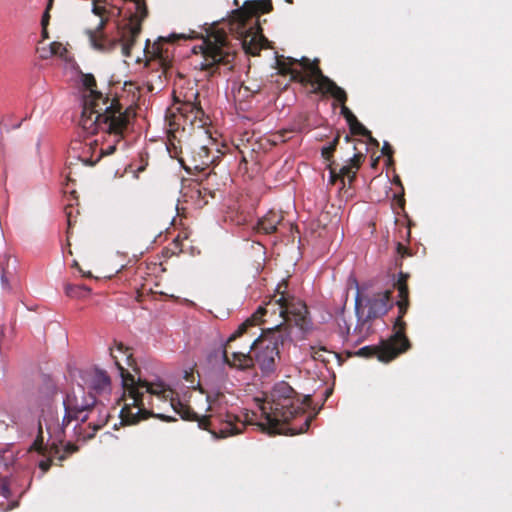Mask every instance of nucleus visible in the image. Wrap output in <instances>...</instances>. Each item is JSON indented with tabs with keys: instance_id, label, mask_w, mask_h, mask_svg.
I'll list each match as a JSON object with an SVG mask.
<instances>
[{
	"instance_id": "nucleus-1",
	"label": "nucleus",
	"mask_w": 512,
	"mask_h": 512,
	"mask_svg": "<svg viewBox=\"0 0 512 512\" xmlns=\"http://www.w3.org/2000/svg\"><path fill=\"white\" fill-rule=\"evenodd\" d=\"M110 356L122 377L123 395L121 401H123V406L120 411V419L124 425L137 424L152 414L145 408L143 400L145 393L169 401L173 410L183 420L198 422L199 428L209 431L216 438H227L240 434L249 423L247 414L245 419L230 412L199 416L190 406L176 398L175 392L163 383H150L140 379L136 382L134 376L124 367V364L127 366L134 364L133 354L131 349L121 342L116 343L115 347L110 349Z\"/></svg>"
},
{
	"instance_id": "nucleus-2",
	"label": "nucleus",
	"mask_w": 512,
	"mask_h": 512,
	"mask_svg": "<svg viewBox=\"0 0 512 512\" xmlns=\"http://www.w3.org/2000/svg\"><path fill=\"white\" fill-rule=\"evenodd\" d=\"M273 10L272 0H247L243 5L231 12L227 20L219 24H213L208 30L201 45L198 48L203 55L204 61L200 64L202 70L214 75L220 66L232 70V63L236 52L228 40L226 29L242 39L243 47L251 55H257L260 48L255 43L256 32L261 31L259 22L256 20L252 25L250 22L258 18L260 14L270 13Z\"/></svg>"
},
{
	"instance_id": "nucleus-3",
	"label": "nucleus",
	"mask_w": 512,
	"mask_h": 512,
	"mask_svg": "<svg viewBox=\"0 0 512 512\" xmlns=\"http://www.w3.org/2000/svg\"><path fill=\"white\" fill-rule=\"evenodd\" d=\"M84 85L90 90V96L84 100L80 118L82 128L87 132H94L98 126L104 125L110 133L121 135L134 118V109L127 107L123 111L117 99H113L108 105L109 99L94 90L96 80L92 75L85 77Z\"/></svg>"
},
{
	"instance_id": "nucleus-4",
	"label": "nucleus",
	"mask_w": 512,
	"mask_h": 512,
	"mask_svg": "<svg viewBox=\"0 0 512 512\" xmlns=\"http://www.w3.org/2000/svg\"><path fill=\"white\" fill-rule=\"evenodd\" d=\"M311 402L310 396L301 398L286 382L277 383L260 406L258 425L269 434H282L291 419L303 414Z\"/></svg>"
},
{
	"instance_id": "nucleus-5",
	"label": "nucleus",
	"mask_w": 512,
	"mask_h": 512,
	"mask_svg": "<svg viewBox=\"0 0 512 512\" xmlns=\"http://www.w3.org/2000/svg\"><path fill=\"white\" fill-rule=\"evenodd\" d=\"M291 342L292 337L287 326L279 324L268 329L249 344L254 366L257 365L263 374L273 373L280 359V348H284Z\"/></svg>"
},
{
	"instance_id": "nucleus-6",
	"label": "nucleus",
	"mask_w": 512,
	"mask_h": 512,
	"mask_svg": "<svg viewBox=\"0 0 512 512\" xmlns=\"http://www.w3.org/2000/svg\"><path fill=\"white\" fill-rule=\"evenodd\" d=\"M287 289V280H283L277 285L275 293L271 297L269 302H267L265 306H261L262 308H266V312L263 314V317L268 312L275 314L278 311L279 316L284 321L282 324L287 326L290 332V325L292 323L295 326L299 327L301 330H306L308 323L307 306L300 299L296 298L293 295H290Z\"/></svg>"
},
{
	"instance_id": "nucleus-7",
	"label": "nucleus",
	"mask_w": 512,
	"mask_h": 512,
	"mask_svg": "<svg viewBox=\"0 0 512 512\" xmlns=\"http://www.w3.org/2000/svg\"><path fill=\"white\" fill-rule=\"evenodd\" d=\"M64 427L59 425L57 408L47 402L41 408V414L38 420V431L35 440L29 447V452L35 451L41 456L56 455L59 453V445L56 442L49 444V440L57 438L58 442L63 441Z\"/></svg>"
},
{
	"instance_id": "nucleus-8",
	"label": "nucleus",
	"mask_w": 512,
	"mask_h": 512,
	"mask_svg": "<svg viewBox=\"0 0 512 512\" xmlns=\"http://www.w3.org/2000/svg\"><path fill=\"white\" fill-rule=\"evenodd\" d=\"M265 312L266 308L259 307L250 318L240 324L237 330L228 337L223 348V360L229 367L239 370H248L254 367V358L249 347L251 343L248 342L244 350L234 349L232 344L236 339L248 333L249 328L255 327L258 323L262 322Z\"/></svg>"
},
{
	"instance_id": "nucleus-9",
	"label": "nucleus",
	"mask_w": 512,
	"mask_h": 512,
	"mask_svg": "<svg viewBox=\"0 0 512 512\" xmlns=\"http://www.w3.org/2000/svg\"><path fill=\"white\" fill-rule=\"evenodd\" d=\"M391 290H385L373 294L367 300L368 312L364 314L362 308V297L358 292L355 297V313L357 316V325L354 332L365 339L371 333V322L385 315L392 307Z\"/></svg>"
},
{
	"instance_id": "nucleus-10",
	"label": "nucleus",
	"mask_w": 512,
	"mask_h": 512,
	"mask_svg": "<svg viewBox=\"0 0 512 512\" xmlns=\"http://www.w3.org/2000/svg\"><path fill=\"white\" fill-rule=\"evenodd\" d=\"M193 101L190 99H187L183 102H179V105L174 107L171 110V118L169 125V142L170 145L173 146L174 149H176V146L174 144L175 134L174 132L179 128L181 125H186L187 123L191 126H194L195 124L198 125V127H203L206 124V120L204 119L205 113L200 106V102L198 100V93H193Z\"/></svg>"
},
{
	"instance_id": "nucleus-11",
	"label": "nucleus",
	"mask_w": 512,
	"mask_h": 512,
	"mask_svg": "<svg viewBox=\"0 0 512 512\" xmlns=\"http://www.w3.org/2000/svg\"><path fill=\"white\" fill-rule=\"evenodd\" d=\"M408 278L409 274L400 272L398 275V279L394 284L395 288L398 291V300L396 302V305L399 311L396 321L394 323V334L390 336L392 338V341L398 343V345H400L406 351L409 350L411 347V343L406 336V322L403 320L410 305L409 288L407 284Z\"/></svg>"
},
{
	"instance_id": "nucleus-12",
	"label": "nucleus",
	"mask_w": 512,
	"mask_h": 512,
	"mask_svg": "<svg viewBox=\"0 0 512 512\" xmlns=\"http://www.w3.org/2000/svg\"><path fill=\"white\" fill-rule=\"evenodd\" d=\"M300 62L304 69H308L310 71V76H312V78L309 84L315 86L313 90L314 93L330 95L341 105L346 103L347 93L343 88L339 87L333 80L322 73L318 60L311 61L307 57H302Z\"/></svg>"
},
{
	"instance_id": "nucleus-13",
	"label": "nucleus",
	"mask_w": 512,
	"mask_h": 512,
	"mask_svg": "<svg viewBox=\"0 0 512 512\" xmlns=\"http://www.w3.org/2000/svg\"><path fill=\"white\" fill-rule=\"evenodd\" d=\"M109 417L106 405L95 399V403L90 407L88 413L81 418L82 423L88 422L87 427L78 425L75 428L78 439L83 441L92 439L95 433L108 423Z\"/></svg>"
},
{
	"instance_id": "nucleus-14",
	"label": "nucleus",
	"mask_w": 512,
	"mask_h": 512,
	"mask_svg": "<svg viewBox=\"0 0 512 512\" xmlns=\"http://www.w3.org/2000/svg\"><path fill=\"white\" fill-rule=\"evenodd\" d=\"M96 397L91 393L86 394L83 388L78 392L68 393L63 401L65 414L62 420L63 426H67L72 420H81L95 403Z\"/></svg>"
},
{
	"instance_id": "nucleus-15",
	"label": "nucleus",
	"mask_w": 512,
	"mask_h": 512,
	"mask_svg": "<svg viewBox=\"0 0 512 512\" xmlns=\"http://www.w3.org/2000/svg\"><path fill=\"white\" fill-rule=\"evenodd\" d=\"M404 352L406 350L389 337L382 341L380 345L362 347L355 354L365 358L377 357L381 362H390Z\"/></svg>"
},
{
	"instance_id": "nucleus-16",
	"label": "nucleus",
	"mask_w": 512,
	"mask_h": 512,
	"mask_svg": "<svg viewBox=\"0 0 512 512\" xmlns=\"http://www.w3.org/2000/svg\"><path fill=\"white\" fill-rule=\"evenodd\" d=\"M300 60L288 57V58H277V68L279 73L283 76L290 75L291 80L294 82H299L302 85H308L311 82L312 76H310V71L308 69H304L301 65Z\"/></svg>"
},
{
	"instance_id": "nucleus-17",
	"label": "nucleus",
	"mask_w": 512,
	"mask_h": 512,
	"mask_svg": "<svg viewBox=\"0 0 512 512\" xmlns=\"http://www.w3.org/2000/svg\"><path fill=\"white\" fill-rule=\"evenodd\" d=\"M71 149L73 151L81 150V153L76 157L88 166H94L103 157V152H98L96 141L90 143L75 142Z\"/></svg>"
},
{
	"instance_id": "nucleus-18",
	"label": "nucleus",
	"mask_w": 512,
	"mask_h": 512,
	"mask_svg": "<svg viewBox=\"0 0 512 512\" xmlns=\"http://www.w3.org/2000/svg\"><path fill=\"white\" fill-rule=\"evenodd\" d=\"M52 442L58 443L59 446L63 443V441L61 443H59L57 438H55V440H53ZM78 449L79 448L77 445H75L71 442H68L64 446L63 451H61V449L59 448L58 454H56V455L53 454L50 457H49V455L42 456L44 459H42L39 462L38 466L42 470L43 473H46L49 471V469L53 463V459H57L58 461L62 462L64 460H66L67 457H69L73 453L77 452Z\"/></svg>"
},
{
	"instance_id": "nucleus-19",
	"label": "nucleus",
	"mask_w": 512,
	"mask_h": 512,
	"mask_svg": "<svg viewBox=\"0 0 512 512\" xmlns=\"http://www.w3.org/2000/svg\"><path fill=\"white\" fill-rule=\"evenodd\" d=\"M364 159L365 154L363 152H356L352 158H350L349 163L340 168L338 173L343 186L345 185V178L348 179L349 185L352 184Z\"/></svg>"
},
{
	"instance_id": "nucleus-20",
	"label": "nucleus",
	"mask_w": 512,
	"mask_h": 512,
	"mask_svg": "<svg viewBox=\"0 0 512 512\" xmlns=\"http://www.w3.org/2000/svg\"><path fill=\"white\" fill-rule=\"evenodd\" d=\"M282 220L283 216L279 212L269 211L258 221L257 229L259 232L272 234L276 232L277 227L281 224Z\"/></svg>"
},
{
	"instance_id": "nucleus-21",
	"label": "nucleus",
	"mask_w": 512,
	"mask_h": 512,
	"mask_svg": "<svg viewBox=\"0 0 512 512\" xmlns=\"http://www.w3.org/2000/svg\"><path fill=\"white\" fill-rule=\"evenodd\" d=\"M192 168L195 170H204L210 165L212 159L209 149L206 146H199L198 151H192Z\"/></svg>"
},
{
	"instance_id": "nucleus-22",
	"label": "nucleus",
	"mask_w": 512,
	"mask_h": 512,
	"mask_svg": "<svg viewBox=\"0 0 512 512\" xmlns=\"http://www.w3.org/2000/svg\"><path fill=\"white\" fill-rule=\"evenodd\" d=\"M92 13L99 17V21H104L105 25H108L114 14L113 7L106 0H93Z\"/></svg>"
},
{
	"instance_id": "nucleus-23",
	"label": "nucleus",
	"mask_w": 512,
	"mask_h": 512,
	"mask_svg": "<svg viewBox=\"0 0 512 512\" xmlns=\"http://www.w3.org/2000/svg\"><path fill=\"white\" fill-rule=\"evenodd\" d=\"M91 388L97 392L102 393L110 389V377L103 370H95L91 379Z\"/></svg>"
},
{
	"instance_id": "nucleus-24",
	"label": "nucleus",
	"mask_w": 512,
	"mask_h": 512,
	"mask_svg": "<svg viewBox=\"0 0 512 512\" xmlns=\"http://www.w3.org/2000/svg\"><path fill=\"white\" fill-rule=\"evenodd\" d=\"M91 289L82 284H67L65 286V293L72 298H81L90 293Z\"/></svg>"
},
{
	"instance_id": "nucleus-25",
	"label": "nucleus",
	"mask_w": 512,
	"mask_h": 512,
	"mask_svg": "<svg viewBox=\"0 0 512 512\" xmlns=\"http://www.w3.org/2000/svg\"><path fill=\"white\" fill-rule=\"evenodd\" d=\"M127 127H128V125L125 127V129H123V132L121 133V135H119L120 137H118V135H116L115 133H110V132L105 128V126H104V125H102V126H98V127L96 128V130L94 131V133H96L99 129H101V130H103V131L107 132L109 135H113V136H114V138H115V140H114V142H115V143H114V144H112V145H108L106 148H99V147H98V152H103V156H104V155H111V154H113V153L115 152V150H116V143H118V142H120V141L122 140V138H123V136H124V132L126 131ZM91 133L93 134V132H91Z\"/></svg>"
},
{
	"instance_id": "nucleus-26",
	"label": "nucleus",
	"mask_w": 512,
	"mask_h": 512,
	"mask_svg": "<svg viewBox=\"0 0 512 512\" xmlns=\"http://www.w3.org/2000/svg\"><path fill=\"white\" fill-rule=\"evenodd\" d=\"M339 140H340V133L338 132L337 135L332 140V142H330L329 145L324 146L321 149V155L326 161H328L330 163L334 162L333 155H334V152L339 144Z\"/></svg>"
},
{
	"instance_id": "nucleus-27",
	"label": "nucleus",
	"mask_w": 512,
	"mask_h": 512,
	"mask_svg": "<svg viewBox=\"0 0 512 512\" xmlns=\"http://www.w3.org/2000/svg\"><path fill=\"white\" fill-rule=\"evenodd\" d=\"M293 132L291 129H282L277 132L270 134L268 141L272 145H278L280 143H285L289 138L290 134Z\"/></svg>"
},
{
	"instance_id": "nucleus-28",
	"label": "nucleus",
	"mask_w": 512,
	"mask_h": 512,
	"mask_svg": "<svg viewBox=\"0 0 512 512\" xmlns=\"http://www.w3.org/2000/svg\"><path fill=\"white\" fill-rule=\"evenodd\" d=\"M225 395L221 391H212L207 394V401L209 403V410L213 411L215 407L221 408L224 402Z\"/></svg>"
},
{
	"instance_id": "nucleus-29",
	"label": "nucleus",
	"mask_w": 512,
	"mask_h": 512,
	"mask_svg": "<svg viewBox=\"0 0 512 512\" xmlns=\"http://www.w3.org/2000/svg\"><path fill=\"white\" fill-rule=\"evenodd\" d=\"M310 353L314 360L320 361L324 364L329 363V359L326 358L325 354H329L331 352L328 351L325 347L311 346Z\"/></svg>"
},
{
	"instance_id": "nucleus-30",
	"label": "nucleus",
	"mask_w": 512,
	"mask_h": 512,
	"mask_svg": "<svg viewBox=\"0 0 512 512\" xmlns=\"http://www.w3.org/2000/svg\"><path fill=\"white\" fill-rule=\"evenodd\" d=\"M349 129L352 135L370 137V131L358 119L349 124Z\"/></svg>"
},
{
	"instance_id": "nucleus-31",
	"label": "nucleus",
	"mask_w": 512,
	"mask_h": 512,
	"mask_svg": "<svg viewBox=\"0 0 512 512\" xmlns=\"http://www.w3.org/2000/svg\"><path fill=\"white\" fill-rule=\"evenodd\" d=\"M178 39H187V37L184 34H171L168 39H166L164 37H160L158 39V42H155L153 44V53L154 54H160V52H161V49L159 47L160 42H162V41L163 42H174V41H176Z\"/></svg>"
},
{
	"instance_id": "nucleus-32",
	"label": "nucleus",
	"mask_w": 512,
	"mask_h": 512,
	"mask_svg": "<svg viewBox=\"0 0 512 512\" xmlns=\"http://www.w3.org/2000/svg\"><path fill=\"white\" fill-rule=\"evenodd\" d=\"M312 419V416H307L300 428L290 427L288 430L290 431L291 435L304 433L309 429Z\"/></svg>"
},
{
	"instance_id": "nucleus-33",
	"label": "nucleus",
	"mask_w": 512,
	"mask_h": 512,
	"mask_svg": "<svg viewBox=\"0 0 512 512\" xmlns=\"http://www.w3.org/2000/svg\"><path fill=\"white\" fill-rule=\"evenodd\" d=\"M202 183H196L190 187V198L199 206L200 194L202 193Z\"/></svg>"
},
{
	"instance_id": "nucleus-34",
	"label": "nucleus",
	"mask_w": 512,
	"mask_h": 512,
	"mask_svg": "<svg viewBox=\"0 0 512 512\" xmlns=\"http://www.w3.org/2000/svg\"><path fill=\"white\" fill-rule=\"evenodd\" d=\"M341 114L346 119L348 125L357 119V117L345 104L341 105Z\"/></svg>"
},
{
	"instance_id": "nucleus-35",
	"label": "nucleus",
	"mask_w": 512,
	"mask_h": 512,
	"mask_svg": "<svg viewBox=\"0 0 512 512\" xmlns=\"http://www.w3.org/2000/svg\"><path fill=\"white\" fill-rule=\"evenodd\" d=\"M334 162H331L328 164L327 168L329 170V173H330V179H329V183L334 185L338 180H340V175L339 173L336 171V168L334 167Z\"/></svg>"
},
{
	"instance_id": "nucleus-36",
	"label": "nucleus",
	"mask_w": 512,
	"mask_h": 512,
	"mask_svg": "<svg viewBox=\"0 0 512 512\" xmlns=\"http://www.w3.org/2000/svg\"><path fill=\"white\" fill-rule=\"evenodd\" d=\"M381 152L384 156L388 157L389 162H392V156H393V148L388 142H384Z\"/></svg>"
},
{
	"instance_id": "nucleus-37",
	"label": "nucleus",
	"mask_w": 512,
	"mask_h": 512,
	"mask_svg": "<svg viewBox=\"0 0 512 512\" xmlns=\"http://www.w3.org/2000/svg\"><path fill=\"white\" fill-rule=\"evenodd\" d=\"M72 209H73V207H72L71 204L67 205L66 208H65V213H66V216H67L68 229H70L73 226V224H74V222L72 220Z\"/></svg>"
},
{
	"instance_id": "nucleus-38",
	"label": "nucleus",
	"mask_w": 512,
	"mask_h": 512,
	"mask_svg": "<svg viewBox=\"0 0 512 512\" xmlns=\"http://www.w3.org/2000/svg\"><path fill=\"white\" fill-rule=\"evenodd\" d=\"M52 8H48V5L46 6V9L43 13V16H42V20H41V26H45V27H48L49 25V20H50V10Z\"/></svg>"
},
{
	"instance_id": "nucleus-39",
	"label": "nucleus",
	"mask_w": 512,
	"mask_h": 512,
	"mask_svg": "<svg viewBox=\"0 0 512 512\" xmlns=\"http://www.w3.org/2000/svg\"><path fill=\"white\" fill-rule=\"evenodd\" d=\"M204 196H206V198H211V199H214L215 198V191L214 190H211L210 188H208L206 185H204L202 183V191Z\"/></svg>"
},
{
	"instance_id": "nucleus-40",
	"label": "nucleus",
	"mask_w": 512,
	"mask_h": 512,
	"mask_svg": "<svg viewBox=\"0 0 512 512\" xmlns=\"http://www.w3.org/2000/svg\"><path fill=\"white\" fill-rule=\"evenodd\" d=\"M0 491L3 497L8 498L10 496V489L6 481L1 484Z\"/></svg>"
},
{
	"instance_id": "nucleus-41",
	"label": "nucleus",
	"mask_w": 512,
	"mask_h": 512,
	"mask_svg": "<svg viewBox=\"0 0 512 512\" xmlns=\"http://www.w3.org/2000/svg\"><path fill=\"white\" fill-rule=\"evenodd\" d=\"M397 253L400 254L402 257H404L405 255H409L408 249L401 243L397 244Z\"/></svg>"
},
{
	"instance_id": "nucleus-42",
	"label": "nucleus",
	"mask_w": 512,
	"mask_h": 512,
	"mask_svg": "<svg viewBox=\"0 0 512 512\" xmlns=\"http://www.w3.org/2000/svg\"><path fill=\"white\" fill-rule=\"evenodd\" d=\"M62 48V44L59 42H53L51 44V52L52 54H58L59 50Z\"/></svg>"
},
{
	"instance_id": "nucleus-43",
	"label": "nucleus",
	"mask_w": 512,
	"mask_h": 512,
	"mask_svg": "<svg viewBox=\"0 0 512 512\" xmlns=\"http://www.w3.org/2000/svg\"><path fill=\"white\" fill-rule=\"evenodd\" d=\"M368 141V143L374 147H379V142L377 139H375L372 134L370 133V137H365Z\"/></svg>"
},
{
	"instance_id": "nucleus-44",
	"label": "nucleus",
	"mask_w": 512,
	"mask_h": 512,
	"mask_svg": "<svg viewBox=\"0 0 512 512\" xmlns=\"http://www.w3.org/2000/svg\"><path fill=\"white\" fill-rule=\"evenodd\" d=\"M209 199L206 198V196L203 195V193L200 194V200H199V207H202L206 204H208Z\"/></svg>"
},
{
	"instance_id": "nucleus-45",
	"label": "nucleus",
	"mask_w": 512,
	"mask_h": 512,
	"mask_svg": "<svg viewBox=\"0 0 512 512\" xmlns=\"http://www.w3.org/2000/svg\"><path fill=\"white\" fill-rule=\"evenodd\" d=\"M395 198L397 199V203H398L399 207L403 208L404 204H405L404 197L402 195L401 196H396L395 195Z\"/></svg>"
},
{
	"instance_id": "nucleus-46",
	"label": "nucleus",
	"mask_w": 512,
	"mask_h": 512,
	"mask_svg": "<svg viewBox=\"0 0 512 512\" xmlns=\"http://www.w3.org/2000/svg\"><path fill=\"white\" fill-rule=\"evenodd\" d=\"M1 280H2L3 285L6 286L7 285V278H6V271L4 269L2 271Z\"/></svg>"
},
{
	"instance_id": "nucleus-47",
	"label": "nucleus",
	"mask_w": 512,
	"mask_h": 512,
	"mask_svg": "<svg viewBox=\"0 0 512 512\" xmlns=\"http://www.w3.org/2000/svg\"><path fill=\"white\" fill-rule=\"evenodd\" d=\"M42 37H43L44 39L49 38V36H48V31H47V27H45V26H42Z\"/></svg>"
},
{
	"instance_id": "nucleus-48",
	"label": "nucleus",
	"mask_w": 512,
	"mask_h": 512,
	"mask_svg": "<svg viewBox=\"0 0 512 512\" xmlns=\"http://www.w3.org/2000/svg\"><path fill=\"white\" fill-rule=\"evenodd\" d=\"M344 140H345L346 143H350L352 141V138H351V136L346 135Z\"/></svg>"
},
{
	"instance_id": "nucleus-49",
	"label": "nucleus",
	"mask_w": 512,
	"mask_h": 512,
	"mask_svg": "<svg viewBox=\"0 0 512 512\" xmlns=\"http://www.w3.org/2000/svg\"><path fill=\"white\" fill-rule=\"evenodd\" d=\"M54 0H48V8L53 7Z\"/></svg>"
},
{
	"instance_id": "nucleus-50",
	"label": "nucleus",
	"mask_w": 512,
	"mask_h": 512,
	"mask_svg": "<svg viewBox=\"0 0 512 512\" xmlns=\"http://www.w3.org/2000/svg\"><path fill=\"white\" fill-rule=\"evenodd\" d=\"M82 274L84 277H92L91 272H87V273L82 272Z\"/></svg>"
},
{
	"instance_id": "nucleus-51",
	"label": "nucleus",
	"mask_w": 512,
	"mask_h": 512,
	"mask_svg": "<svg viewBox=\"0 0 512 512\" xmlns=\"http://www.w3.org/2000/svg\"><path fill=\"white\" fill-rule=\"evenodd\" d=\"M73 265H74L75 267H77V268L79 269V271H80V272H82V270L79 268L78 262H76V261H75Z\"/></svg>"
},
{
	"instance_id": "nucleus-52",
	"label": "nucleus",
	"mask_w": 512,
	"mask_h": 512,
	"mask_svg": "<svg viewBox=\"0 0 512 512\" xmlns=\"http://www.w3.org/2000/svg\"><path fill=\"white\" fill-rule=\"evenodd\" d=\"M234 4H235L236 6H238V7H239V2H238V0H234Z\"/></svg>"
},
{
	"instance_id": "nucleus-53",
	"label": "nucleus",
	"mask_w": 512,
	"mask_h": 512,
	"mask_svg": "<svg viewBox=\"0 0 512 512\" xmlns=\"http://www.w3.org/2000/svg\"><path fill=\"white\" fill-rule=\"evenodd\" d=\"M287 3H290L292 4L293 3V0H285Z\"/></svg>"
}]
</instances>
